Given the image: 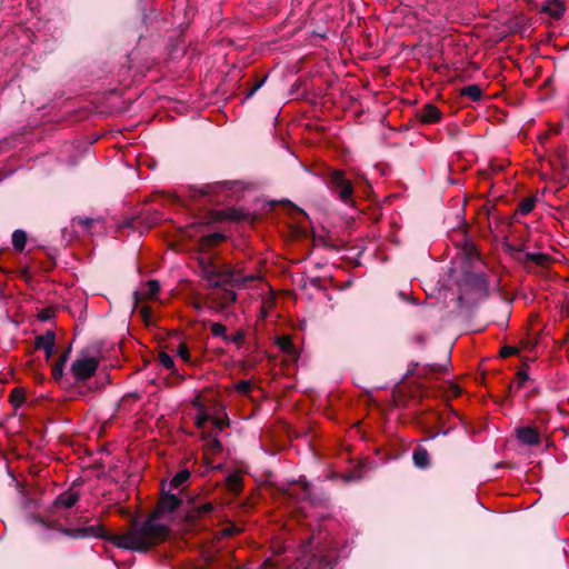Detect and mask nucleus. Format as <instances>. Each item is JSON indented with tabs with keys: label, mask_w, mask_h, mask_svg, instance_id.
Here are the masks:
<instances>
[{
	"label": "nucleus",
	"mask_w": 569,
	"mask_h": 569,
	"mask_svg": "<svg viewBox=\"0 0 569 569\" xmlns=\"http://www.w3.org/2000/svg\"><path fill=\"white\" fill-rule=\"evenodd\" d=\"M227 482L230 490H232L233 492L240 491L242 486L240 476L232 473L227 478Z\"/></svg>",
	"instance_id": "obj_32"
},
{
	"label": "nucleus",
	"mask_w": 569,
	"mask_h": 569,
	"mask_svg": "<svg viewBox=\"0 0 569 569\" xmlns=\"http://www.w3.org/2000/svg\"><path fill=\"white\" fill-rule=\"evenodd\" d=\"M517 353H518V348L511 347V346H505L500 350V356L502 358H507V357H510V356H513V355H517Z\"/></svg>",
	"instance_id": "obj_44"
},
{
	"label": "nucleus",
	"mask_w": 569,
	"mask_h": 569,
	"mask_svg": "<svg viewBox=\"0 0 569 569\" xmlns=\"http://www.w3.org/2000/svg\"><path fill=\"white\" fill-rule=\"evenodd\" d=\"M541 12H545L551 18L558 20L565 12V6L560 0H548L541 7Z\"/></svg>",
	"instance_id": "obj_13"
},
{
	"label": "nucleus",
	"mask_w": 569,
	"mask_h": 569,
	"mask_svg": "<svg viewBox=\"0 0 569 569\" xmlns=\"http://www.w3.org/2000/svg\"><path fill=\"white\" fill-rule=\"evenodd\" d=\"M182 503V499L170 492H162L156 509L144 521L131 520V526L137 541L146 543V552L162 542L168 536V528L158 520L167 513H172Z\"/></svg>",
	"instance_id": "obj_2"
},
{
	"label": "nucleus",
	"mask_w": 569,
	"mask_h": 569,
	"mask_svg": "<svg viewBox=\"0 0 569 569\" xmlns=\"http://www.w3.org/2000/svg\"><path fill=\"white\" fill-rule=\"evenodd\" d=\"M244 337H246L244 331L238 330L236 333H233L231 336L227 335V339L224 341L232 342V343L237 345L238 347H240L244 340Z\"/></svg>",
	"instance_id": "obj_36"
},
{
	"label": "nucleus",
	"mask_w": 569,
	"mask_h": 569,
	"mask_svg": "<svg viewBox=\"0 0 569 569\" xmlns=\"http://www.w3.org/2000/svg\"><path fill=\"white\" fill-rule=\"evenodd\" d=\"M536 202V197H527L522 199L518 204V212H520L521 214L530 213L535 209Z\"/></svg>",
	"instance_id": "obj_24"
},
{
	"label": "nucleus",
	"mask_w": 569,
	"mask_h": 569,
	"mask_svg": "<svg viewBox=\"0 0 569 569\" xmlns=\"http://www.w3.org/2000/svg\"><path fill=\"white\" fill-rule=\"evenodd\" d=\"M469 281L476 288L488 291V281L483 273H473Z\"/></svg>",
	"instance_id": "obj_28"
},
{
	"label": "nucleus",
	"mask_w": 569,
	"mask_h": 569,
	"mask_svg": "<svg viewBox=\"0 0 569 569\" xmlns=\"http://www.w3.org/2000/svg\"><path fill=\"white\" fill-rule=\"evenodd\" d=\"M34 520L38 523H40L41 526H44L47 528L57 529V530H60V531L62 529V528L59 527V523L57 521L49 522L46 519H43L42 517H40V516H34Z\"/></svg>",
	"instance_id": "obj_41"
},
{
	"label": "nucleus",
	"mask_w": 569,
	"mask_h": 569,
	"mask_svg": "<svg viewBox=\"0 0 569 569\" xmlns=\"http://www.w3.org/2000/svg\"><path fill=\"white\" fill-rule=\"evenodd\" d=\"M54 345L56 333L52 330H48L46 333L36 337L34 347L36 349L44 351L47 361L54 352Z\"/></svg>",
	"instance_id": "obj_8"
},
{
	"label": "nucleus",
	"mask_w": 569,
	"mask_h": 569,
	"mask_svg": "<svg viewBox=\"0 0 569 569\" xmlns=\"http://www.w3.org/2000/svg\"><path fill=\"white\" fill-rule=\"evenodd\" d=\"M420 122L425 124L439 122L441 119V111L432 103L425 104L416 113Z\"/></svg>",
	"instance_id": "obj_11"
},
{
	"label": "nucleus",
	"mask_w": 569,
	"mask_h": 569,
	"mask_svg": "<svg viewBox=\"0 0 569 569\" xmlns=\"http://www.w3.org/2000/svg\"><path fill=\"white\" fill-rule=\"evenodd\" d=\"M61 532L64 536H68L73 539H82V538H100L108 542H111L118 548L137 551V552H146V548L148 547L146 543L141 541H137L132 526L124 533H112L108 531L102 525H91L84 526L80 528H64L61 529Z\"/></svg>",
	"instance_id": "obj_3"
},
{
	"label": "nucleus",
	"mask_w": 569,
	"mask_h": 569,
	"mask_svg": "<svg viewBox=\"0 0 569 569\" xmlns=\"http://www.w3.org/2000/svg\"><path fill=\"white\" fill-rule=\"evenodd\" d=\"M413 463L419 469H426L430 466L429 452L423 447H417L412 453Z\"/></svg>",
	"instance_id": "obj_17"
},
{
	"label": "nucleus",
	"mask_w": 569,
	"mask_h": 569,
	"mask_svg": "<svg viewBox=\"0 0 569 569\" xmlns=\"http://www.w3.org/2000/svg\"><path fill=\"white\" fill-rule=\"evenodd\" d=\"M465 253L469 260H472V259H476L479 257L478 250L473 244L466 246Z\"/></svg>",
	"instance_id": "obj_43"
},
{
	"label": "nucleus",
	"mask_w": 569,
	"mask_h": 569,
	"mask_svg": "<svg viewBox=\"0 0 569 569\" xmlns=\"http://www.w3.org/2000/svg\"><path fill=\"white\" fill-rule=\"evenodd\" d=\"M159 362L166 368V369H169L172 371V373H176V367H174V361L172 359V357L164 352V351H161L159 353Z\"/></svg>",
	"instance_id": "obj_31"
},
{
	"label": "nucleus",
	"mask_w": 569,
	"mask_h": 569,
	"mask_svg": "<svg viewBox=\"0 0 569 569\" xmlns=\"http://www.w3.org/2000/svg\"><path fill=\"white\" fill-rule=\"evenodd\" d=\"M268 76H263L256 80V82L246 91L243 100H248L266 83Z\"/></svg>",
	"instance_id": "obj_29"
},
{
	"label": "nucleus",
	"mask_w": 569,
	"mask_h": 569,
	"mask_svg": "<svg viewBox=\"0 0 569 569\" xmlns=\"http://www.w3.org/2000/svg\"><path fill=\"white\" fill-rule=\"evenodd\" d=\"M99 359L94 357H81L73 361L70 371L77 383H81L96 375Z\"/></svg>",
	"instance_id": "obj_5"
},
{
	"label": "nucleus",
	"mask_w": 569,
	"mask_h": 569,
	"mask_svg": "<svg viewBox=\"0 0 569 569\" xmlns=\"http://www.w3.org/2000/svg\"><path fill=\"white\" fill-rule=\"evenodd\" d=\"M226 240V236L221 232H213V233H209V234H204L200 238V248L201 250H209L216 246H218L219 243H221L222 241Z\"/></svg>",
	"instance_id": "obj_15"
},
{
	"label": "nucleus",
	"mask_w": 569,
	"mask_h": 569,
	"mask_svg": "<svg viewBox=\"0 0 569 569\" xmlns=\"http://www.w3.org/2000/svg\"><path fill=\"white\" fill-rule=\"evenodd\" d=\"M218 217L221 220L229 221H242L249 217V213L244 212L241 209L229 207L218 212Z\"/></svg>",
	"instance_id": "obj_14"
},
{
	"label": "nucleus",
	"mask_w": 569,
	"mask_h": 569,
	"mask_svg": "<svg viewBox=\"0 0 569 569\" xmlns=\"http://www.w3.org/2000/svg\"><path fill=\"white\" fill-rule=\"evenodd\" d=\"M217 436H218L217 432H213V431L203 432V435H202L203 439L209 440L208 446L214 452H219L222 450V445H221L220 440L217 438Z\"/></svg>",
	"instance_id": "obj_25"
},
{
	"label": "nucleus",
	"mask_w": 569,
	"mask_h": 569,
	"mask_svg": "<svg viewBox=\"0 0 569 569\" xmlns=\"http://www.w3.org/2000/svg\"><path fill=\"white\" fill-rule=\"evenodd\" d=\"M516 437L526 446H538L540 443V433L537 428L531 426L518 427L516 429Z\"/></svg>",
	"instance_id": "obj_9"
},
{
	"label": "nucleus",
	"mask_w": 569,
	"mask_h": 569,
	"mask_svg": "<svg viewBox=\"0 0 569 569\" xmlns=\"http://www.w3.org/2000/svg\"><path fill=\"white\" fill-rule=\"evenodd\" d=\"M233 184V181H218L213 183H206L199 187L190 186L188 187V196L192 200L197 201L202 197H210L221 189L231 190Z\"/></svg>",
	"instance_id": "obj_6"
},
{
	"label": "nucleus",
	"mask_w": 569,
	"mask_h": 569,
	"mask_svg": "<svg viewBox=\"0 0 569 569\" xmlns=\"http://www.w3.org/2000/svg\"><path fill=\"white\" fill-rule=\"evenodd\" d=\"M190 471L188 469H183L176 473V476L171 479L169 483V490L180 488L188 479L190 478Z\"/></svg>",
	"instance_id": "obj_22"
},
{
	"label": "nucleus",
	"mask_w": 569,
	"mask_h": 569,
	"mask_svg": "<svg viewBox=\"0 0 569 569\" xmlns=\"http://www.w3.org/2000/svg\"><path fill=\"white\" fill-rule=\"evenodd\" d=\"M147 290L143 292L134 291L132 297L134 301V309L138 308L139 303L142 300H152L156 299L157 295L160 291V282L156 279H150L146 282Z\"/></svg>",
	"instance_id": "obj_10"
},
{
	"label": "nucleus",
	"mask_w": 569,
	"mask_h": 569,
	"mask_svg": "<svg viewBox=\"0 0 569 569\" xmlns=\"http://www.w3.org/2000/svg\"><path fill=\"white\" fill-rule=\"evenodd\" d=\"M3 252V249H0V254Z\"/></svg>",
	"instance_id": "obj_55"
},
{
	"label": "nucleus",
	"mask_w": 569,
	"mask_h": 569,
	"mask_svg": "<svg viewBox=\"0 0 569 569\" xmlns=\"http://www.w3.org/2000/svg\"><path fill=\"white\" fill-rule=\"evenodd\" d=\"M451 391L453 397H459L461 395V389L457 385L451 386Z\"/></svg>",
	"instance_id": "obj_49"
},
{
	"label": "nucleus",
	"mask_w": 569,
	"mask_h": 569,
	"mask_svg": "<svg viewBox=\"0 0 569 569\" xmlns=\"http://www.w3.org/2000/svg\"><path fill=\"white\" fill-rule=\"evenodd\" d=\"M460 94L470 98L472 101H479L482 98V89L478 84H469L460 90Z\"/></svg>",
	"instance_id": "obj_21"
},
{
	"label": "nucleus",
	"mask_w": 569,
	"mask_h": 569,
	"mask_svg": "<svg viewBox=\"0 0 569 569\" xmlns=\"http://www.w3.org/2000/svg\"><path fill=\"white\" fill-rule=\"evenodd\" d=\"M71 352V345L67 348V350L59 357L58 361L56 363H61L62 367H64L66 362L69 359Z\"/></svg>",
	"instance_id": "obj_46"
},
{
	"label": "nucleus",
	"mask_w": 569,
	"mask_h": 569,
	"mask_svg": "<svg viewBox=\"0 0 569 569\" xmlns=\"http://www.w3.org/2000/svg\"><path fill=\"white\" fill-rule=\"evenodd\" d=\"M211 419L212 418L210 417V415H208L203 409H201L200 412L194 418V423H196L197 428L202 430V433H203V432H207L204 430V428H206L207 422L211 421Z\"/></svg>",
	"instance_id": "obj_30"
},
{
	"label": "nucleus",
	"mask_w": 569,
	"mask_h": 569,
	"mask_svg": "<svg viewBox=\"0 0 569 569\" xmlns=\"http://www.w3.org/2000/svg\"><path fill=\"white\" fill-rule=\"evenodd\" d=\"M521 263L533 262L535 264L547 268L551 263V257L547 253L527 252L518 258Z\"/></svg>",
	"instance_id": "obj_12"
},
{
	"label": "nucleus",
	"mask_w": 569,
	"mask_h": 569,
	"mask_svg": "<svg viewBox=\"0 0 569 569\" xmlns=\"http://www.w3.org/2000/svg\"><path fill=\"white\" fill-rule=\"evenodd\" d=\"M52 317V311L50 309H42L39 313V318L42 321H47Z\"/></svg>",
	"instance_id": "obj_48"
},
{
	"label": "nucleus",
	"mask_w": 569,
	"mask_h": 569,
	"mask_svg": "<svg viewBox=\"0 0 569 569\" xmlns=\"http://www.w3.org/2000/svg\"><path fill=\"white\" fill-rule=\"evenodd\" d=\"M199 268L202 278L207 281L211 289H222L221 293L212 298V303L218 310H223L230 303L234 302L237 295L233 290L226 287H236L246 284L256 280V276H241V272L229 264L220 266L212 258L199 259Z\"/></svg>",
	"instance_id": "obj_1"
},
{
	"label": "nucleus",
	"mask_w": 569,
	"mask_h": 569,
	"mask_svg": "<svg viewBox=\"0 0 569 569\" xmlns=\"http://www.w3.org/2000/svg\"><path fill=\"white\" fill-rule=\"evenodd\" d=\"M537 393H538V390L535 389V390L530 391L529 396H535Z\"/></svg>",
	"instance_id": "obj_53"
},
{
	"label": "nucleus",
	"mask_w": 569,
	"mask_h": 569,
	"mask_svg": "<svg viewBox=\"0 0 569 569\" xmlns=\"http://www.w3.org/2000/svg\"><path fill=\"white\" fill-rule=\"evenodd\" d=\"M157 221H158V217H154V218L150 221L149 226H150V224H154V223H157Z\"/></svg>",
	"instance_id": "obj_52"
},
{
	"label": "nucleus",
	"mask_w": 569,
	"mask_h": 569,
	"mask_svg": "<svg viewBox=\"0 0 569 569\" xmlns=\"http://www.w3.org/2000/svg\"><path fill=\"white\" fill-rule=\"evenodd\" d=\"M277 345L280 348V350L282 352H284L286 355H288L290 357L297 356L296 347H295L292 340L290 339V337H288V336L278 337Z\"/></svg>",
	"instance_id": "obj_19"
},
{
	"label": "nucleus",
	"mask_w": 569,
	"mask_h": 569,
	"mask_svg": "<svg viewBox=\"0 0 569 569\" xmlns=\"http://www.w3.org/2000/svg\"><path fill=\"white\" fill-rule=\"evenodd\" d=\"M79 500V495L77 492H64L60 495L56 499V505L58 507H64V508H71L73 507Z\"/></svg>",
	"instance_id": "obj_18"
},
{
	"label": "nucleus",
	"mask_w": 569,
	"mask_h": 569,
	"mask_svg": "<svg viewBox=\"0 0 569 569\" xmlns=\"http://www.w3.org/2000/svg\"><path fill=\"white\" fill-rule=\"evenodd\" d=\"M410 341L420 348H425L428 341V335L423 331L416 332L410 337Z\"/></svg>",
	"instance_id": "obj_34"
},
{
	"label": "nucleus",
	"mask_w": 569,
	"mask_h": 569,
	"mask_svg": "<svg viewBox=\"0 0 569 569\" xmlns=\"http://www.w3.org/2000/svg\"><path fill=\"white\" fill-rule=\"evenodd\" d=\"M529 380L528 372L526 370V366L521 367V369L517 372V386L516 390L522 388L525 383Z\"/></svg>",
	"instance_id": "obj_38"
},
{
	"label": "nucleus",
	"mask_w": 569,
	"mask_h": 569,
	"mask_svg": "<svg viewBox=\"0 0 569 569\" xmlns=\"http://www.w3.org/2000/svg\"><path fill=\"white\" fill-rule=\"evenodd\" d=\"M97 220L92 218H83V217H74L72 219V224H79L82 227V231L89 233L91 231L92 226L94 224Z\"/></svg>",
	"instance_id": "obj_27"
},
{
	"label": "nucleus",
	"mask_w": 569,
	"mask_h": 569,
	"mask_svg": "<svg viewBox=\"0 0 569 569\" xmlns=\"http://www.w3.org/2000/svg\"><path fill=\"white\" fill-rule=\"evenodd\" d=\"M213 510V505L211 502H206L199 506H193L188 513L191 518H200L204 515L210 513Z\"/></svg>",
	"instance_id": "obj_23"
},
{
	"label": "nucleus",
	"mask_w": 569,
	"mask_h": 569,
	"mask_svg": "<svg viewBox=\"0 0 569 569\" xmlns=\"http://www.w3.org/2000/svg\"><path fill=\"white\" fill-rule=\"evenodd\" d=\"M139 313L146 326L151 325L152 309L149 306H143L139 309Z\"/></svg>",
	"instance_id": "obj_39"
},
{
	"label": "nucleus",
	"mask_w": 569,
	"mask_h": 569,
	"mask_svg": "<svg viewBox=\"0 0 569 569\" xmlns=\"http://www.w3.org/2000/svg\"><path fill=\"white\" fill-rule=\"evenodd\" d=\"M252 390V383L248 380H241L236 385V391L242 396H248Z\"/></svg>",
	"instance_id": "obj_35"
},
{
	"label": "nucleus",
	"mask_w": 569,
	"mask_h": 569,
	"mask_svg": "<svg viewBox=\"0 0 569 569\" xmlns=\"http://www.w3.org/2000/svg\"><path fill=\"white\" fill-rule=\"evenodd\" d=\"M10 401L12 403L13 407L18 408L20 406H22L26 401V393L22 389H19V388H14L11 392H10Z\"/></svg>",
	"instance_id": "obj_26"
},
{
	"label": "nucleus",
	"mask_w": 569,
	"mask_h": 569,
	"mask_svg": "<svg viewBox=\"0 0 569 569\" xmlns=\"http://www.w3.org/2000/svg\"><path fill=\"white\" fill-rule=\"evenodd\" d=\"M63 368L61 363H54L52 366V378L54 381H60L63 377Z\"/></svg>",
	"instance_id": "obj_42"
},
{
	"label": "nucleus",
	"mask_w": 569,
	"mask_h": 569,
	"mask_svg": "<svg viewBox=\"0 0 569 569\" xmlns=\"http://www.w3.org/2000/svg\"><path fill=\"white\" fill-rule=\"evenodd\" d=\"M140 221V218H131L123 221L122 227L131 228V229H138V223Z\"/></svg>",
	"instance_id": "obj_45"
},
{
	"label": "nucleus",
	"mask_w": 569,
	"mask_h": 569,
	"mask_svg": "<svg viewBox=\"0 0 569 569\" xmlns=\"http://www.w3.org/2000/svg\"><path fill=\"white\" fill-rule=\"evenodd\" d=\"M515 389L516 388H515V386L512 383L508 386V388H507V398L512 396Z\"/></svg>",
	"instance_id": "obj_50"
},
{
	"label": "nucleus",
	"mask_w": 569,
	"mask_h": 569,
	"mask_svg": "<svg viewBox=\"0 0 569 569\" xmlns=\"http://www.w3.org/2000/svg\"><path fill=\"white\" fill-rule=\"evenodd\" d=\"M27 240H28V234L24 230L17 229L13 231L12 246L17 251L22 252L24 250Z\"/></svg>",
	"instance_id": "obj_20"
},
{
	"label": "nucleus",
	"mask_w": 569,
	"mask_h": 569,
	"mask_svg": "<svg viewBox=\"0 0 569 569\" xmlns=\"http://www.w3.org/2000/svg\"><path fill=\"white\" fill-rule=\"evenodd\" d=\"M128 397H130V396L126 395L124 397H122V400H126Z\"/></svg>",
	"instance_id": "obj_54"
},
{
	"label": "nucleus",
	"mask_w": 569,
	"mask_h": 569,
	"mask_svg": "<svg viewBox=\"0 0 569 569\" xmlns=\"http://www.w3.org/2000/svg\"><path fill=\"white\" fill-rule=\"evenodd\" d=\"M418 367H419L418 362L411 361L408 365L407 372L402 377L401 381H405L406 379H408L409 377H411L413 375H417L418 378L422 379V378H427L431 373H442L446 371V366L439 365V363L426 365L419 371H417Z\"/></svg>",
	"instance_id": "obj_7"
},
{
	"label": "nucleus",
	"mask_w": 569,
	"mask_h": 569,
	"mask_svg": "<svg viewBox=\"0 0 569 569\" xmlns=\"http://www.w3.org/2000/svg\"><path fill=\"white\" fill-rule=\"evenodd\" d=\"M327 186L343 203H352L353 186L351 181L345 177L343 171H331L327 179Z\"/></svg>",
	"instance_id": "obj_4"
},
{
	"label": "nucleus",
	"mask_w": 569,
	"mask_h": 569,
	"mask_svg": "<svg viewBox=\"0 0 569 569\" xmlns=\"http://www.w3.org/2000/svg\"><path fill=\"white\" fill-rule=\"evenodd\" d=\"M211 333L214 337H220L223 340L227 339V328L224 325L220 322H212L211 323Z\"/></svg>",
	"instance_id": "obj_33"
},
{
	"label": "nucleus",
	"mask_w": 569,
	"mask_h": 569,
	"mask_svg": "<svg viewBox=\"0 0 569 569\" xmlns=\"http://www.w3.org/2000/svg\"><path fill=\"white\" fill-rule=\"evenodd\" d=\"M234 531H236V529L233 527L227 528V529H224V535L231 536V535H233Z\"/></svg>",
	"instance_id": "obj_51"
},
{
	"label": "nucleus",
	"mask_w": 569,
	"mask_h": 569,
	"mask_svg": "<svg viewBox=\"0 0 569 569\" xmlns=\"http://www.w3.org/2000/svg\"><path fill=\"white\" fill-rule=\"evenodd\" d=\"M299 482L302 483V487L299 492H295L290 489H287L284 492L288 495L289 498L293 500H306L313 502V499L311 498L310 483L308 481L302 480H300Z\"/></svg>",
	"instance_id": "obj_16"
},
{
	"label": "nucleus",
	"mask_w": 569,
	"mask_h": 569,
	"mask_svg": "<svg viewBox=\"0 0 569 569\" xmlns=\"http://www.w3.org/2000/svg\"><path fill=\"white\" fill-rule=\"evenodd\" d=\"M505 249H506V252L510 253V254H516V253H520L521 252V249L513 246V244H510V243H506L505 244Z\"/></svg>",
	"instance_id": "obj_47"
},
{
	"label": "nucleus",
	"mask_w": 569,
	"mask_h": 569,
	"mask_svg": "<svg viewBox=\"0 0 569 569\" xmlns=\"http://www.w3.org/2000/svg\"><path fill=\"white\" fill-rule=\"evenodd\" d=\"M211 422L214 427V432H219V431H222L226 427L229 426L230 423V420L229 418L226 416L224 418H212L211 419Z\"/></svg>",
	"instance_id": "obj_37"
},
{
	"label": "nucleus",
	"mask_w": 569,
	"mask_h": 569,
	"mask_svg": "<svg viewBox=\"0 0 569 569\" xmlns=\"http://www.w3.org/2000/svg\"><path fill=\"white\" fill-rule=\"evenodd\" d=\"M179 357L187 363H191V355L186 343H180L178 347Z\"/></svg>",
	"instance_id": "obj_40"
}]
</instances>
